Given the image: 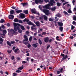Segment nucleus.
<instances>
[{"mask_svg": "<svg viewBox=\"0 0 76 76\" xmlns=\"http://www.w3.org/2000/svg\"><path fill=\"white\" fill-rule=\"evenodd\" d=\"M56 3V2L54 0H50L49 4H48L45 6H43V9H49L50 6H54V4Z\"/></svg>", "mask_w": 76, "mask_h": 76, "instance_id": "obj_1", "label": "nucleus"}, {"mask_svg": "<svg viewBox=\"0 0 76 76\" xmlns=\"http://www.w3.org/2000/svg\"><path fill=\"white\" fill-rule=\"evenodd\" d=\"M19 29V26H17V27H14V30L13 29H8V31H10L11 33H12V34L13 35V34H16V31L17 30H18Z\"/></svg>", "mask_w": 76, "mask_h": 76, "instance_id": "obj_2", "label": "nucleus"}, {"mask_svg": "<svg viewBox=\"0 0 76 76\" xmlns=\"http://www.w3.org/2000/svg\"><path fill=\"white\" fill-rule=\"evenodd\" d=\"M42 11V12H43V13H45V15H50V12H49V10L45 9H40Z\"/></svg>", "mask_w": 76, "mask_h": 76, "instance_id": "obj_3", "label": "nucleus"}, {"mask_svg": "<svg viewBox=\"0 0 76 76\" xmlns=\"http://www.w3.org/2000/svg\"><path fill=\"white\" fill-rule=\"evenodd\" d=\"M15 43V42L14 41H11L10 42L9 41L7 42V43L9 46H12V44H13Z\"/></svg>", "mask_w": 76, "mask_h": 76, "instance_id": "obj_4", "label": "nucleus"}, {"mask_svg": "<svg viewBox=\"0 0 76 76\" xmlns=\"http://www.w3.org/2000/svg\"><path fill=\"white\" fill-rule=\"evenodd\" d=\"M20 18L21 19H24V18H25L26 17V15H25L23 13H20Z\"/></svg>", "mask_w": 76, "mask_h": 76, "instance_id": "obj_5", "label": "nucleus"}, {"mask_svg": "<svg viewBox=\"0 0 76 76\" xmlns=\"http://www.w3.org/2000/svg\"><path fill=\"white\" fill-rule=\"evenodd\" d=\"M67 7H69V6L70 7V8L67 11L68 13H72V12L71 10H71V8H70V7H71V6L69 4H68L67 5Z\"/></svg>", "mask_w": 76, "mask_h": 76, "instance_id": "obj_6", "label": "nucleus"}, {"mask_svg": "<svg viewBox=\"0 0 76 76\" xmlns=\"http://www.w3.org/2000/svg\"><path fill=\"white\" fill-rule=\"evenodd\" d=\"M9 18L10 19L13 20V19H14V15H10L9 16Z\"/></svg>", "mask_w": 76, "mask_h": 76, "instance_id": "obj_7", "label": "nucleus"}, {"mask_svg": "<svg viewBox=\"0 0 76 76\" xmlns=\"http://www.w3.org/2000/svg\"><path fill=\"white\" fill-rule=\"evenodd\" d=\"M24 38H25V39L23 40V41H28V37L26 35H24Z\"/></svg>", "mask_w": 76, "mask_h": 76, "instance_id": "obj_8", "label": "nucleus"}, {"mask_svg": "<svg viewBox=\"0 0 76 76\" xmlns=\"http://www.w3.org/2000/svg\"><path fill=\"white\" fill-rule=\"evenodd\" d=\"M27 24L28 25H33V26L35 28V27H36V26L35 25H34V24L32 23V22H28V23Z\"/></svg>", "mask_w": 76, "mask_h": 76, "instance_id": "obj_9", "label": "nucleus"}, {"mask_svg": "<svg viewBox=\"0 0 76 76\" xmlns=\"http://www.w3.org/2000/svg\"><path fill=\"white\" fill-rule=\"evenodd\" d=\"M13 25L14 27H16L18 26H20V24L19 23H14Z\"/></svg>", "mask_w": 76, "mask_h": 76, "instance_id": "obj_10", "label": "nucleus"}, {"mask_svg": "<svg viewBox=\"0 0 76 76\" xmlns=\"http://www.w3.org/2000/svg\"><path fill=\"white\" fill-rule=\"evenodd\" d=\"M49 40L48 37H46L44 39V41L45 42H48Z\"/></svg>", "mask_w": 76, "mask_h": 76, "instance_id": "obj_11", "label": "nucleus"}, {"mask_svg": "<svg viewBox=\"0 0 76 76\" xmlns=\"http://www.w3.org/2000/svg\"><path fill=\"white\" fill-rule=\"evenodd\" d=\"M67 58H68L67 55H65V56L62 58V61L64 60H67Z\"/></svg>", "mask_w": 76, "mask_h": 76, "instance_id": "obj_12", "label": "nucleus"}, {"mask_svg": "<svg viewBox=\"0 0 76 76\" xmlns=\"http://www.w3.org/2000/svg\"><path fill=\"white\" fill-rule=\"evenodd\" d=\"M35 23L37 26H39V25H40V24H39V21H37L36 22H35Z\"/></svg>", "mask_w": 76, "mask_h": 76, "instance_id": "obj_13", "label": "nucleus"}, {"mask_svg": "<svg viewBox=\"0 0 76 76\" xmlns=\"http://www.w3.org/2000/svg\"><path fill=\"white\" fill-rule=\"evenodd\" d=\"M23 21L24 22H26L28 23L29 22V19H27L26 18H25L24 20H23Z\"/></svg>", "mask_w": 76, "mask_h": 76, "instance_id": "obj_14", "label": "nucleus"}, {"mask_svg": "<svg viewBox=\"0 0 76 76\" xmlns=\"http://www.w3.org/2000/svg\"><path fill=\"white\" fill-rule=\"evenodd\" d=\"M58 24L60 26H62L63 25V24L62 22H58Z\"/></svg>", "mask_w": 76, "mask_h": 76, "instance_id": "obj_15", "label": "nucleus"}, {"mask_svg": "<svg viewBox=\"0 0 76 76\" xmlns=\"http://www.w3.org/2000/svg\"><path fill=\"white\" fill-rule=\"evenodd\" d=\"M16 12L17 13H22V10H19L16 11Z\"/></svg>", "mask_w": 76, "mask_h": 76, "instance_id": "obj_16", "label": "nucleus"}, {"mask_svg": "<svg viewBox=\"0 0 76 76\" xmlns=\"http://www.w3.org/2000/svg\"><path fill=\"white\" fill-rule=\"evenodd\" d=\"M14 10H12L11 11H10V14L11 15H13V14H15V12H14Z\"/></svg>", "mask_w": 76, "mask_h": 76, "instance_id": "obj_17", "label": "nucleus"}, {"mask_svg": "<svg viewBox=\"0 0 76 76\" xmlns=\"http://www.w3.org/2000/svg\"><path fill=\"white\" fill-rule=\"evenodd\" d=\"M56 16H57V17H58V18H61V15L60 14L58 13L56 15Z\"/></svg>", "mask_w": 76, "mask_h": 76, "instance_id": "obj_18", "label": "nucleus"}, {"mask_svg": "<svg viewBox=\"0 0 76 76\" xmlns=\"http://www.w3.org/2000/svg\"><path fill=\"white\" fill-rule=\"evenodd\" d=\"M31 11L32 13H34V14H36V12L35 11V10H34L32 9L31 10Z\"/></svg>", "mask_w": 76, "mask_h": 76, "instance_id": "obj_19", "label": "nucleus"}, {"mask_svg": "<svg viewBox=\"0 0 76 76\" xmlns=\"http://www.w3.org/2000/svg\"><path fill=\"white\" fill-rule=\"evenodd\" d=\"M20 26L21 29H22L23 31H24V30L25 29V28H24V26H21L20 25Z\"/></svg>", "mask_w": 76, "mask_h": 76, "instance_id": "obj_20", "label": "nucleus"}, {"mask_svg": "<svg viewBox=\"0 0 76 76\" xmlns=\"http://www.w3.org/2000/svg\"><path fill=\"white\" fill-rule=\"evenodd\" d=\"M32 46H33V47H34V48H37V47H38V45H37L35 44H33Z\"/></svg>", "mask_w": 76, "mask_h": 76, "instance_id": "obj_21", "label": "nucleus"}, {"mask_svg": "<svg viewBox=\"0 0 76 76\" xmlns=\"http://www.w3.org/2000/svg\"><path fill=\"white\" fill-rule=\"evenodd\" d=\"M23 12L24 13H25L26 15L28 14V10H24Z\"/></svg>", "mask_w": 76, "mask_h": 76, "instance_id": "obj_22", "label": "nucleus"}, {"mask_svg": "<svg viewBox=\"0 0 76 76\" xmlns=\"http://www.w3.org/2000/svg\"><path fill=\"white\" fill-rule=\"evenodd\" d=\"M23 69V65H22L21 66H20L18 68V70H22Z\"/></svg>", "mask_w": 76, "mask_h": 76, "instance_id": "obj_23", "label": "nucleus"}, {"mask_svg": "<svg viewBox=\"0 0 76 76\" xmlns=\"http://www.w3.org/2000/svg\"><path fill=\"white\" fill-rule=\"evenodd\" d=\"M56 4L58 7H59L60 6H61V4L60 3L57 2Z\"/></svg>", "mask_w": 76, "mask_h": 76, "instance_id": "obj_24", "label": "nucleus"}, {"mask_svg": "<svg viewBox=\"0 0 76 76\" xmlns=\"http://www.w3.org/2000/svg\"><path fill=\"white\" fill-rule=\"evenodd\" d=\"M73 19L74 20L76 21V15H73Z\"/></svg>", "mask_w": 76, "mask_h": 76, "instance_id": "obj_25", "label": "nucleus"}, {"mask_svg": "<svg viewBox=\"0 0 76 76\" xmlns=\"http://www.w3.org/2000/svg\"><path fill=\"white\" fill-rule=\"evenodd\" d=\"M44 19L45 20H47V19H48V18H47V16H46V15H44Z\"/></svg>", "mask_w": 76, "mask_h": 76, "instance_id": "obj_26", "label": "nucleus"}, {"mask_svg": "<svg viewBox=\"0 0 76 76\" xmlns=\"http://www.w3.org/2000/svg\"><path fill=\"white\" fill-rule=\"evenodd\" d=\"M19 20L17 18H15V19H14V21L15 22H18Z\"/></svg>", "mask_w": 76, "mask_h": 76, "instance_id": "obj_27", "label": "nucleus"}, {"mask_svg": "<svg viewBox=\"0 0 76 76\" xmlns=\"http://www.w3.org/2000/svg\"><path fill=\"white\" fill-rule=\"evenodd\" d=\"M56 9V7H54L53 8H51V10L52 11H55V10Z\"/></svg>", "mask_w": 76, "mask_h": 76, "instance_id": "obj_28", "label": "nucleus"}, {"mask_svg": "<svg viewBox=\"0 0 76 76\" xmlns=\"http://www.w3.org/2000/svg\"><path fill=\"white\" fill-rule=\"evenodd\" d=\"M49 20L50 22H53L54 20V19L50 18L49 19Z\"/></svg>", "mask_w": 76, "mask_h": 76, "instance_id": "obj_29", "label": "nucleus"}, {"mask_svg": "<svg viewBox=\"0 0 76 76\" xmlns=\"http://www.w3.org/2000/svg\"><path fill=\"white\" fill-rule=\"evenodd\" d=\"M63 27H59V30L61 32H62V31H63Z\"/></svg>", "mask_w": 76, "mask_h": 76, "instance_id": "obj_30", "label": "nucleus"}, {"mask_svg": "<svg viewBox=\"0 0 76 76\" xmlns=\"http://www.w3.org/2000/svg\"><path fill=\"white\" fill-rule=\"evenodd\" d=\"M39 43L40 45H41V44H42V42L41 41V39H39Z\"/></svg>", "mask_w": 76, "mask_h": 76, "instance_id": "obj_31", "label": "nucleus"}, {"mask_svg": "<svg viewBox=\"0 0 76 76\" xmlns=\"http://www.w3.org/2000/svg\"><path fill=\"white\" fill-rule=\"evenodd\" d=\"M44 1L45 2V3H49L50 2V0H44Z\"/></svg>", "mask_w": 76, "mask_h": 76, "instance_id": "obj_32", "label": "nucleus"}, {"mask_svg": "<svg viewBox=\"0 0 76 76\" xmlns=\"http://www.w3.org/2000/svg\"><path fill=\"white\" fill-rule=\"evenodd\" d=\"M21 4L23 5V6H26V5H27L28 4L26 3H21Z\"/></svg>", "mask_w": 76, "mask_h": 76, "instance_id": "obj_33", "label": "nucleus"}, {"mask_svg": "<svg viewBox=\"0 0 76 76\" xmlns=\"http://www.w3.org/2000/svg\"><path fill=\"white\" fill-rule=\"evenodd\" d=\"M35 3L38 4L39 3V0H35Z\"/></svg>", "mask_w": 76, "mask_h": 76, "instance_id": "obj_34", "label": "nucleus"}, {"mask_svg": "<svg viewBox=\"0 0 76 76\" xmlns=\"http://www.w3.org/2000/svg\"><path fill=\"white\" fill-rule=\"evenodd\" d=\"M18 50H19V49L17 48L15 49V50H14V53H17V52L18 51Z\"/></svg>", "mask_w": 76, "mask_h": 76, "instance_id": "obj_35", "label": "nucleus"}, {"mask_svg": "<svg viewBox=\"0 0 76 76\" xmlns=\"http://www.w3.org/2000/svg\"><path fill=\"white\" fill-rule=\"evenodd\" d=\"M32 36H31L29 38V40L30 42H31L32 41Z\"/></svg>", "mask_w": 76, "mask_h": 76, "instance_id": "obj_36", "label": "nucleus"}, {"mask_svg": "<svg viewBox=\"0 0 76 76\" xmlns=\"http://www.w3.org/2000/svg\"><path fill=\"white\" fill-rule=\"evenodd\" d=\"M5 22V20L3 19H1V23H4Z\"/></svg>", "mask_w": 76, "mask_h": 76, "instance_id": "obj_37", "label": "nucleus"}, {"mask_svg": "<svg viewBox=\"0 0 76 76\" xmlns=\"http://www.w3.org/2000/svg\"><path fill=\"white\" fill-rule=\"evenodd\" d=\"M18 32L19 33H22V31L21 30H20V28H19V29L18 30Z\"/></svg>", "mask_w": 76, "mask_h": 76, "instance_id": "obj_38", "label": "nucleus"}, {"mask_svg": "<svg viewBox=\"0 0 76 76\" xmlns=\"http://www.w3.org/2000/svg\"><path fill=\"white\" fill-rule=\"evenodd\" d=\"M3 33L5 34H6L7 33V31H6V30H4L3 31Z\"/></svg>", "mask_w": 76, "mask_h": 76, "instance_id": "obj_39", "label": "nucleus"}, {"mask_svg": "<svg viewBox=\"0 0 76 76\" xmlns=\"http://www.w3.org/2000/svg\"><path fill=\"white\" fill-rule=\"evenodd\" d=\"M27 47H28V48H30V47H31V45L29 43H28L27 46Z\"/></svg>", "mask_w": 76, "mask_h": 76, "instance_id": "obj_40", "label": "nucleus"}, {"mask_svg": "<svg viewBox=\"0 0 76 76\" xmlns=\"http://www.w3.org/2000/svg\"><path fill=\"white\" fill-rule=\"evenodd\" d=\"M18 22L19 23H23V22L22 21V20H18Z\"/></svg>", "mask_w": 76, "mask_h": 76, "instance_id": "obj_41", "label": "nucleus"}, {"mask_svg": "<svg viewBox=\"0 0 76 76\" xmlns=\"http://www.w3.org/2000/svg\"><path fill=\"white\" fill-rule=\"evenodd\" d=\"M75 28V26H73V25H72L71 28V30H73V29H74Z\"/></svg>", "mask_w": 76, "mask_h": 76, "instance_id": "obj_42", "label": "nucleus"}, {"mask_svg": "<svg viewBox=\"0 0 76 76\" xmlns=\"http://www.w3.org/2000/svg\"><path fill=\"white\" fill-rule=\"evenodd\" d=\"M60 72L61 73H63V72L64 71L63 70V68H61L60 69Z\"/></svg>", "mask_w": 76, "mask_h": 76, "instance_id": "obj_43", "label": "nucleus"}, {"mask_svg": "<svg viewBox=\"0 0 76 76\" xmlns=\"http://www.w3.org/2000/svg\"><path fill=\"white\" fill-rule=\"evenodd\" d=\"M21 72L22 71L20 70H17L15 71V72H16V73H20V72Z\"/></svg>", "mask_w": 76, "mask_h": 76, "instance_id": "obj_44", "label": "nucleus"}, {"mask_svg": "<svg viewBox=\"0 0 76 76\" xmlns=\"http://www.w3.org/2000/svg\"><path fill=\"white\" fill-rule=\"evenodd\" d=\"M63 13L64 15H68V13H67V12L66 11H64Z\"/></svg>", "mask_w": 76, "mask_h": 76, "instance_id": "obj_45", "label": "nucleus"}, {"mask_svg": "<svg viewBox=\"0 0 76 76\" xmlns=\"http://www.w3.org/2000/svg\"><path fill=\"white\" fill-rule=\"evenodd\" d=\"M12 75L13 76H16L17 75V73H16L14 72L13 73Z\"/></svg>", "mask_w": 76, "mask_h": 76, "instance_id": "obj_46", "label": "nucleus"}, {"mask_svg": "<svg viewBox=\"0 0 76 76\" xmlns=\"http://www.w3.org/2000/svg\"><path fill=\"white\" fill-rule=\"evenodd\" d=\"M12 9H16V7H15V6H13L11 7Z\"/></svg>", "mask_w": 76, "mask_h": 76, "instance_id": "obj_47", "label": "nucleus"}, {"mask_svg": "<svg viewBox=\"0 0 76 76\" xmlns=\"http://www.w3.org/2000/svg\"><path fill=\"white\" fill-rule=\"evenodd\" d=\"M12 50H7V52L8 53H12Z\"/></svg>", "mask_w": 76, "mask_h": 76, "instance_id": "obj_48", "label": "nucleus"}, {"mask_svg": "<svg viewBox=\"0 0 76 76\" xmlns=\"http://www.w3.org/2000/svg\"><path fill=\"white\" fill-rule=\"evenodd\" d=\"M26 35H28L29 34V32L28 31H26Z\"/></svg>", "mask_w": 76, "mask_h": 76, "instance_id": "obj_49", "label": "nucleus"}, {"mask_svg": "<svg viewBox=\"0 0 76 76\" xmlns=\"http://www.w3.org/2000/svg\"><path fill=\"white\" fill-rule=\"evenodd\" d=\"M76 22L75 21H73L72 22V24L73 25H75V24H76Z\"/></svg>", "mask_w": 76, "mask_h": 76, "instance_id": "obj_50", "label": "nucleus"}, {"mask_svg": "<svg viewBox=\"0 0 76 76\" xmlns=\"http://www.w3.org/2000/svg\"><path fill=\"white\" fill-rule=\"evenodd\" d=\"M50 47V45H48L47 47V49H48Z\"/></svg>", "mask_w": 76, "mask_h": 76, "instance_id": "obj_51", "label": "nucleus"}, {"mask_svg": "<svg viewBox=\"0 0 76 76\" xmlns=\"http://www.w3.org/2000/svg\"><path fill=\"white\" fill-rule=\"evenodd\" d=\"M67 3H69V2H65V3H64L63 4V6H64V5H65V4H67Z\"/></svg>", "mask_w": 76, "mask_h": 76, "instance_id": "obj_52", "label": "nucleus"}, {"mask_svg": "<svg viewBox=\"0 0 76 76\" xmlns=\"http://www.w3.org/2000/svg\"><path fill=\"white\" fill-rule=\"evenodd\" d=\"M39 3H43V1L41 0H39Z\"/></svg>", "mask_w": 76, "mask_h": 76, "instance_id": "obj_53", "label": "nucleus"}, {"mask_svg": "<svg viewBox=\"0 0 76 76\" xmlns=\"http://www.w3.org/2000/svg\"><path fill=\"white\" fill-rule=\"evenodd\" d=\"M11 59L12 60H14V59H15V57L14 56H12L11 57Z\"/></svg>", "mask_w": 76, "mask_h": 76, "instance_id": "obj_54", "label": "nucleus"}, {"mask_svg": "<svg viewBox=\"0 0 76 76\" xmlns=\"http://www.w3.org/2000/svg\"><path fill=\"white\" fill-rule=\"evenodd\" d=\"M0 41H2V42H3V39H2L1 37L0 38Z\"/></svg>", "mask_w": 76, "mask_h": 76, "instance_id": "obj_55", "label": "nucleus"}, {"mask_svg": "<svg viewBox=\"0 0 76 76\" xmlns=\"http://www.w3.org/2000/svg\"><path fill=\"white\" fill-rule=\"evenodd\" d=\"M24 44H25V45H27V44H28V42H26L24 43Z\"/></svg>", "mask_w": 76, "mask_h": 76, "instance_id": "obj_56", "label": "nucleus"}, {"mask_svg": "<svg viewBox=\"0 0 76 76\" xmlns=\"http://www.w3.org/2000/svg\"><path fill=\"white\" fill-rule=\"evenodd\" d=\"M45 34H46V32H43L42 34V35H45Z\"/></svg>", "mask_w": 76, "mask_h": 76, "instance_id": "obj_57", "label": "nucleus"}, {"mask_svg": "<svg viewBox=\"0 0 76 76\" xmlns=\"http://www.w3.org/2000/svg\"><path fill=\"white\" fill-rule=\"evenodd\" d=\"M39 36V37H43V36H42V35L41 34H38Z\"/></svg>", "mask_w": 76, "mask_h": 76, "instance_id": "obj_58", "label": "nucleus"}, {"mask_svg": "<svg viewBox=\"0 0 76 76\" xmlns=\"http://www.w3.org/2000/svg\"><path fill=\"white\" fill-rule=\"evenodd\" d=\"M1 28L2 29H5V27L4 25H3L1 26Z\"/></svg>", "mask_w": 76, "mask_h": 76, "instance_id": "obj_59", "label": "nucleus"}, {"mask_svg": "<svg viewBox=\"0 0 76 76\" xmlns=\"http://www.w3.org/2000/svg\"><path fill=\"white\" fill-rule=\"evenodd\" d=\"M7 26L9 27L10 26V24L9 23H8L7 24Z\"/></svg>", "mask_w": 76, "mask_h": 76, "instance_id": "obj_60", "label": "nucleus"}, {"mask_svg": "<svg viewBox=\"0 0 76 76\" xmlns=\"http://www.w3.org/2000/svg\"><path fill=\"white\" fill-rule=\"evenodd\" d=\"M20 60V58L19 57L17 58V60H18V61H19V60Z\"/></svg>", "mask_w": 76, "mask_h": 76, "instance_id": "obj_61", "label": "nucleus"}, {"mask_svg": "<svg viewBox=\"0 0 76 76\" xmlns=\"http://www.w3.org/2000/svg\"><path fill=\"white\" fill-rule=\"evenodd\" d=\"M27 63V62L25 61H23L22 62V63H23H23Z\"/></svg>", "mask_w": 76, "mask_h": 76, "instance_id": "obj_62", "label": "nucleus"}, {"mask_svg": "<svg viewBox=\"0 0 76 76\" xmlns=\"http://www.w3.org/2000/svg\"><path fill=\"white\" fill-rule=\"evenodd\" d=\"M57 74H60V71H57Z\"/></svg>", "mask_w": 76, "mask_h": 76, "instance_id": "obj_63", "label": "nucleus"}, {"mask_svg": "<svg viewBox=\"0 0 76 76\" xmlns=\"http://www.w3.org/2000/svg\"><path fill=\"white\" fill-rule=\"evenodd\" d=\"M16 48V47L15 46H14L12 48V49L14 50H15V49Z\"/></svg>", "mask_w": 76, "mask_h": 76, "instance_id": "obj_64", "label": "nucleus"}]
</instances>
